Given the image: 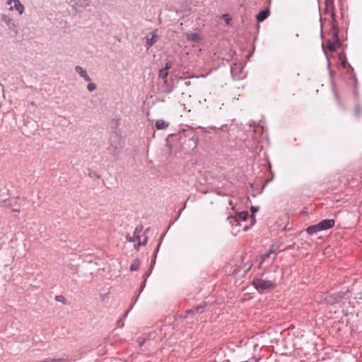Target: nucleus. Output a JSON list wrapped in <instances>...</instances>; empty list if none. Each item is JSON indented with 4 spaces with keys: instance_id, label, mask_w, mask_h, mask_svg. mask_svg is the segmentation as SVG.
<instances>
[{
    "instance_id": "1",
    "label": "nucleus",
    "mask_w": 362,
    "mask_h": 362,
    "mask_svg": "<svg viewBox=\"0 0 362 362\" xmlns=\"http://www.w3.org/2000/svg\"><path fill=\"white\" fill-rule=\"evenodd\" d=\"M325 10L327 14H329L331 18V29H332V38L327 40L326 47L322 44V47L323 49V52L327 57L328 66H330V62L328 58V55L327 53V49L330 52L336 51V45H339V28L338 23L336 20V16L334 13V0H325Z\"/></svg>"
},
{
    "instance_id": "2",
    "label": "nucleus",
    "mask_w": 362,
    "mask_h": 362,
    "mask_svg": "<svg viewBox=\"0 0 362 362\" xmlns=\"http://www.w3.org/2000/svg\"><path fill=\"white\" fill-rule=\"evenodd\" d=\"M253 128V140L257 144V150L259 148L261 151L264 145L268 143L267 134L264 127L260 125L254 126Z\"/></svg>"
},
{
    "instance_id": "3",
    "label": "nucleus",
    "mask_w": 362,
    "mask_h": 362,
    "mask_svg": "<svg viewBox=\"0 0 362 362\" xmlns=\"http://www.w3.org/2000/svg\"><path fill=\"white\" fill-rule=\"evenodd\" d=\"M142 230H143V227L141 226H139L135 228L132 236L127 237V240H129V241L137 243V244H136L134 245L136 250H139V246L145 245L146 244L147 239H148V238L146 236H145L144 238V240L143 241L141 240L140 234L141 233Z\"/></svg>"
},
{
    "instance_id": "4",
    "label": "nucleus",
    "mask_w": 362,
    "mask_h": 362,
    "mask_svg": "<svg viewBox=\"0 0 362 362\" xmlns=\"http://www.w3.org/2000/svg\"><path fill=\"white\" fill-rule=\"evenodd\" d=\"M252 284L259 291L270 290L274 288L275 286V284H273L271 281L262 279H255L252 281Z\"/></svg>"
},
{
    "instance_id": "5",
    "label": "nucleus",
    "mask_w": 362,
    "mask_h": 362,
    "mask_svg": "<svg viewBox=\"0 0 362 362\" xmlns=\"http://www.w3.org/2000/svg\"><path fill=\"white\" fill-rule=\"evenodd\" d=\"M6 4L10 6L8 8L10 11L16 10L20 15H22L25 11V6L20 0H7Z\"/></svg>"
},
{
    "instance_id": "6",
    "label": "nucleus",
    "mask_w": 362,
    "mask_h": 362,
    "mask_svg": "<svg viewBox=\"0 0 362 362\" xmlns=\"http://www.w3.org/2000/svg\"><path fill=\"white\" fill-rule=\"evenodd\" d=\"M1 20L7 26L8 29L14 33L18 32V25L15 23L14 19L7 14H1Z\"/></svg>"
},
{
    "instance_id": "7",
    "label": "nucleus",
    "mask_w": 362,
    "mask_h": 362,
    "mask_svg": "<svg viewBox=\"0 0 362 362\" xmlns=\"http://www.w3.org/2000/svg\"><path fill=\"white\" fill-rule=\"evenodd\" d=\"M69 3L75 7L76 10H81L89 5L88 0H70Z\"/></svg>"
},
{
    "instance_id": "8",
    "label": "nucleus",
    "mask_w": 362,
    "mask_h": 362,
    "mask_svg": "<svg viewBox=\"0 0 362 362\" xmlns=\"http://www.w3.org/2000/svg\"><path fill=\"white\" fill-rule=\"evenodd\" d=\"M151 37H146V47L147 49H148L157 40L158 38V34L156 33V31H152L149 33Z\"/></svg>"
},
{
    "instance_id": "9",
    "label": "nucleus",
    "mask_w": 362,
    "mask_h": 362,
    "mask_svg": "<svg viewBox=\"0 0 362 362\" xmlns=\"http://www.w3.org/2000/svg\"><path fill=\"white\" fill-rule=\"evenodd\" d=\"M334 223L335 221L334 219H325L321 221L319 223V225L321 230H325L334 227Z\"/></svg>"
},
{
    "instance_id": "10",
    "label": "nucleus",
    "mask_w": 362,
    "mask_h": 362,
    "mask_svg": "<svg viewBox=\"0 0 362 362\" xmlns=\"http://www.w3.org/2000/svg\"><path fill=\"white\" fill-rule=\"evenodd\" d=\"M75 71L81 78L84 79L85 81L90 82L91 81V78L88 75L86 70L84 69L82 66L78 65L76 66Z\"/></svg>"
},
{
    "instance_id": "11",
    "label": "nucleus",
    "mask_w": 362,
    "mask_h": 362,
    "mask_svg": "<svg viewBox=\"0 0 362 362\" xmlns=\"http://www.w3.org/2000/svg\"><path fill=\"white\" fill-rule=\"evenodd\" d=\"M172 64L170 62H167L164 66V68L161 69L159 71V78H162L165 81V82H167V77L168 75V70L171 69Z\"/></svg>"
},
{
    "instance_id": "12",
    "label": "nucleus",
    "mask_w": 362,
    "mask_h": 362,
    "mask_svg": "<svg viewBox=\"0 0 362 362\" xmlns=\"http://www.w3.org/2000/svg\"><path fill=\"white\" fill-rule=\"evenodd\" d=\"M343 297H344V295H342L341 293H334L329 296H326L325 300L328 303L333 304V303L339 302Z\"/></svg>"
},
{
    "instance_id": "13",
    "label": "nucleus",
    "mask_w": 362,
    "mask_h": 362,
    "mask_svg": "<svg viewBox=\"0 0 362 362\" xmlns=\"http://www.w3.org/2000/svg\"><path fill=\"white\" fill-rule=\"evenodd\" d=\"M187 40L190 42H198L201 40V35L198 33H189L186 35Z\"/></svg>"
},
{
    "instance_id": "14",
    "label": "nucleus",
    "mask_w": 362,
    "mask_h": 362,
    "mask_svg": "<svg viewBox=\"0 0 362 362\" xmlns=\"http://www.w3.org/2000/svg\"><path fill=\"white\" fill-rule=\"evenodd\" d=\"M269 16V11L268 9L262 10L256 16L258 22H262Z\"/></svg>"
},
{
    "instance_id": "15",
    "label": "nucleus",
    "mask_w": 362,
    "mask_h": 362,
    "mask_svg": "<svg viewBox=\"0 0 362 362\" xmlns=\"http://www.w3.org/2000/svg\"><path fill=\"white\" fill-rule=\"evenodd\" d=\"M306 231H307V233L308 234L313 235V234H315L317 232H320V231H322V230H321V229L320 228L319 223H317V224L313 225V226H310L308 227L307 229H306Z\"/></svg>"
},
{
    "instance_id": "16",
    "label": "nucleus",
    "mask_w": 362,
    "mask_h": 362,
    "mask_svg": "<svg viewBox=\"0 0 362 362\" xmlns=\"http://www.w3.org/2000/svg\"><path fill=\"white\" fill-rule=\"evenodd\" d=\"M248 216V213L247 211H240L236 214L235 216L234 217L235 221H245Z\"/></svg>"
},
{
    "instance_id": "17",
    "label": "nucleus",
    "mask_w": 362,
    "mask_h": 362,
    "mask_svg": "<svg viewBox=\"0 0 362 362\" xmlns=\"http://www.w3.org/2000/svg\"><path fill=\"white\" fill-rule=\"evenodd\" d=\"M168 127V124L163 119H158L156 122V127L158 129H165Z\"/></svg>"
},
{
    "instance_id": "18",
    "label": "nucleus",
    "mask_w": 362,
    "mask_h": 362,
    "mask_svg": "<svg viewBox=\"0 0 362 362\" xmlns=\"http://www.w3.org/2000/svg\"><path fill=\"white\" fill-rule=\"evenodd\" d=\"M141 261L139 259H136L130 266L131 271H137L139 269Z\"/></svg>"
},
{
    "instance_id": "19",
    "label": "nucleus",
    "mask_w": 362,
    "mask_h": 362,
    "mask_svg": "<svg viewBox=\"0 0 362 362\" xmlns=\"http://www.w3.org/2000/svg\"><path fill=\"white\" fill-rule=\"evenodd\" d=\"M205 306V303L204 304H202V305H198L192 309H190V310H187L186 311L187 314H194L196 312H198L200 310L203 309Z\"/></svg>"
},
{
    "instance_id": "20",
    "label": "nucleus",
    "mask_w": 362,
    "mask_h": 362,
    "mask_svg": "<svg viewBox=\"0 0 362 362\" xmlns=\"http://www.w3.org/2000/svg\"><path fill=\"white\" fill-rule=\"evenodd\" d=\"M87 89L89 92H93L96 89V85L93 83H90V81L87 86Z\"/></svg>"
},
{
    "instance_id": "21",
    "label": "nucleus",
    "mask_w": 362,
    "mask_h": 362,
    "mask_svg": "<svg viewBox=\"0 0 362 362\" xmlns=\"http://www.w3.org/2000/svg\"><path fill=\"white\" fill-rule=\"evenodd\" d=\"M272 253H274V250L271 249L267 252L263 254L262 255V260H265L266 259L269 258Z\"/></svg>"
},
{
    "instance_id": "22",
    "label": "nucleus",
    "mask_w": 362,
    "mask_h": 362,
    "mask_svg": "<svg viewBox=\"0 0 362 362\" xmlns=\"http://www.w3.org/2000/svg\"><path fill=\"white\" fill-rule=\"evenodd\" d=\"M341 65L343 68L346 69L347 66H349V68L353 71V68L350 66V65H348V63H347V61L346 59H344L341 60Z\"/></svg>"
},
{
    "instance_id": "23",
    "label": "nucleus",
    "mask_w": 362,
    "mask_h": 362,
    "mask_svg": "<svg viewBox=\"0 0 362 362\" xmlns=\"http://www.w3.org/2000/svg\"><path fill=\"white\" fill-rule=\"evenodd\" d=\"M149 276V274L148 273H145L144 274V277H145V279L144 281V282L141 284V286H140V293L142 292V291L144 290L145 286H146V279L148 278V276Z\"/></svg>"
},
{
    "instance_id": "24",
    "label": "nucleus",
    "mask_w": 362,
    "mask_h": 362,
    "mask_svg": "<svg viewBox=\"0 0 362 362\" xmlns=\"http://www.w3.org/2000/svg\"><path fill=\"white\" fill-rule=\"evenodd\" d=\"M146 339L144 337H141L137 339V342L139 344V346L141 347L145 344Z\"/></svg>"
},
{
    "instance_id": "25",
    "label": "nucleus",
    "mask_w": 362,
    "mask_h": 362,
    "mask_svg": "<svg viewBox=\"0 0 362 362\" xmlns=\"http://www.w3.org/2000/svg\"><path fill=\"white\" fill-rule=\"evenodd\" d=\"M354 111H355V115H356V116H359V115H360V114H361V107H360L359 105H356V107H355V110H354Z\"/></svg>"
},
{
    "instance_id": "26",
    "label": "nucleus",
    "mask_w": 362,
    "mask_h": 362,
    "mask_svg": "<svg viewBox=\"0 0 362 362\" xmlns=\"http://www.w3.org/2000/svg\"><path fill=\"white\" fill-rule=\"evenodd\" d=\"M250 211H251L252 215H254L255 213H256L259 211V206H252L250 208Z\"/></svg>"
},
{
    "instance_id": "27",
    "label": "nucleus",
    "mask_w": 362,
    "mask_h": 362,
    "mask_svg": "<svg viewBox=\"0 0 362 362\" xmlns=\"http://www.w3.org/2000/svg\"><path fill=\"white\" fill-rule=\"evenodd\" d=\"M63 361L62 358H52V359H47L46 362H62Z\"/></svg>"
},
{
    "instance_id": "28",
    "label": "nucleus",
    "mask_w": 362,
    "mask_h": 362,
    "mask_svg": "<svg viewBox=\"0 0 362 362\" xmlns=\"http://www.w3.org/2000/svg\"><path fill=\"white\" fill-rule=\"evenodd\" d=\"M223 18L225 20L226 24H229L230 21V18H229L228 15L224 14L223 15Z\"/></svg>"
},
{
    "instance_id": "29",
    "label": "nucleus",
    "mask_w": 362,
    "mask_h": 362,
    "mask_svg": "<svg viewBox=\"0 0 362 362\" xmlns=\"http://www.w3.org/2000/svg\"><path fill=\"white\" fill-rule=\"evenodd\" d=\"M56 299L58 301L64 302V298L63 296H56Z\"/></svg>"
},
{
    "instance_id": "30",
    "label": "nucleus",
    "mask_w": 362,
    "mask_h": 362,
    "mask_svg": "<svg viewBox=\"0 0 362 362\" xmlns=\"http://www.w3.org/2000/svg\"><path fill=\"white\" fill-rule=\"evenodd\" d=\"M235 70H236V66H233L230 69V71H231V74L234 76L235 74Z\"/></svg>"
},
{
    "instance_id": "31",
    "label": "nucleus",
    "mask_w": 362,
    "mask_h": 362,
    "mask_svg": "<svg viewBox=\"0 0 362 362\" xmlns=\"http://www.w3.org/2000/svg\"><path fill=\"white\" fill-rule=\"evenodd\" d=\"M255 222H256V220L255 218V216L252 215L251 216V226L254 225Z\"/></svg>"
},
{
    "instance_id": "32",
    "label": "nucleus",
    "mask_w": 362,
    "mask_h": 362,
    "mask_svg": "<svg viewBox=\"0 0 362 362\" xmlns=\"http://www.w3.org/2000/svg\"><path fill=\"white\" fill-rule=\"evenodd\" d=\"M129 310H127V311H126V313H124V318L127 317V316L128 315V314H129Z\"/></svg>"
},
{
    "instance_id": "33",
    "label": "nucleus",
    "mask_w": 362,
    "mask_h": 362,
    "mask_svg": "<svg viewBox=\"0 0 362 362\" xmlns=\"http://www.w3.org/2000/svg\"><path fill=\"white\" fill-rule=\"evenodd\" d=\"M118 323H119H119H121V326H123V325H124V323H123V322H122V319H120V320L118 321Z\"/></svg>"
},
{
    "instance_id": "34",
    "label": "nucleus",
    "mask_w": 362,
    "mask_h": 362,
    "mask_svg": "<svg viewBox=\"0 0 362 362\" xmlns=\"http://www.w3.org/2000/svg\"><path fill=\"white\" fill-rule=\"evenodd\" d=\"M243 78V76H237V78H238V79H241Z\"/></svg>"
},
{
    "instance_id": "35",
    "label": "nucleus",
    "mask_w": 362,
    "mask_h": 362,
    "mask_svg": "<svg viewBox=\"0 0 362 362\" xmlns=\"http://www.w3.org/2000/svg\"><path fill=\"white\" fill-rule=\"evenodd\" d=\"M248 228H249V227H247V226H245V227H244V230H247Z\"/></svg>"
},
{
    "instance_id": "36",
    "label": "nucleus",
    "mask_w": 362,
    "mask_h": 362,
    "mask_svg": "<svg viewBox=\"0 0 362 362\" xmlns=\"http://www.w3.org/2000/svg\"><path fill=\"white\" fill-rule=\"evenodd\" d=\"M138 298H139V296H137V298H136V300H135V301H134V304L136 302V300H138Z\"/></svg>"
},
{
    "instance_id": "37",
    "label": "nucleus",
    "mask_w": 362,
    "mask_h": 362,
    "mask_svg": "<svg viewBox=\"0 0 362 362\" xmlns=\"http://www.w3.org/2000/svg\"><path fill=\"white\" fill-rule=\"evenodd\" d=\"M13 211H19V210H18V209H13Z\"/></svg>"
}]
</instances>
